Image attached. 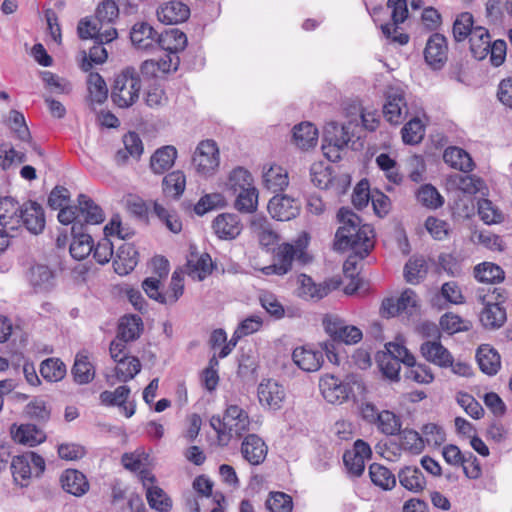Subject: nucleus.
Instances as JSON below:
<instances>
[{"mask_svg":"<svg viewBox=\"0 0 512 512\" xmlns=\"http://www.w3.org/2000/svg\"><path fill=\"white\" fill-rule=\"evenodd\" d=\"M401 432V445L405 450L413 454H419L423 451L425 444L422 434L413 429H404Z\"/></svg>","mask_w":512,"mask_h":512,"instance_id":"680f3d73","label":"nucleus"},{"mask_svg":"<svg viewBox=\"0 0 512 512\" xmlns=\"http://www.w3.org/2000/svg\"><path fill=\"white\" fill-rule=\"evenodd\" d=\"M407 112L404 91L400 88H389L386 93V102L383 106L385 119L393 125H398L405 120Z\"/></svg>","mask_w":512,"mask_h":512,"instance_id":"1a4fd4ad","label":"nucleus"},{"mask_svg":"<svg viewBox=\"0 0 512 512\" xmlns=\"http://www.w3.org/2000/svg\"><path fill=\"white\" fill-rule=\"evenodd\" d=\"M268 447L264 440L256 434H248L241 444V454L251 465H260L266 459Z\"/></svg>","mask_w":512,"mask_h":512,"instance_id":"a211bd4d","label":"nucleus"},{"mask_svg":"<svg viewBox=\"0 0 512 512\" xmlns=\"http://www.w3.org/2000/svg\"><path fill=\"white\" fill-rule=\"evenodd\" d=\"M292 359L301 370L306 372L319 370L324 362L322 351L308 345L295 348Z\"/></svg>","mask_w":512,"mask_h":512,"instance_id":"aec40b11","label":"nucleus"},{"mask_svg":"<svg viewBox=\"0 0 512 512\" xmlns=\"http://www.w3.org/2000/svg\"><path fill=\"white\" fill-rule=\"evenodd\" d=\"M417 201L429 209H437L444 203L443 197L431 184L422 185L416 193Z\"/></svg>","mask_w":512,"mask_h":512,"instance_id":"5fc2aeb1","label":"nucleus"},{"mask_svg":"<svg viewBox=\"0 0 512 512\" xmlns=\"http://www.w3.org/2000/svg\"><path fill=\"white\" fill-rule=\"evenodd\" d=\"M60 482L65 492L76 497L85 495L90 488L86 476L76 469L65 470L61 474Z\"/></svg>","mask_w":512,"mask_h":512,"instance_id":"393cba45","label":"nucleus"},{"mask_svg":"<svg viewBox=\"0 0 512 512\" xmlns=\"http://www.w3.org/2000/svg\"><path fill=\"white\" fill-rule=\"evenodd\" d=\"M21 223L32 234L41 233L45 227V214L42 206L35 201L24 203L19 214V225Z\"/></svg>","mask_w":512,"mask_h":512,"instance_id":"ddd939ff","label":"nucleus"},{"mask_svg":"<svg viewBox=\"0 0 512 512\" xmlns=\"http://www.w3.org/2000/svg\"><path fill=\"white\" fill-rule=\"evenodd\" d=\"M337 217L341 226L335 234L334 249L352 251L344 262L343 269L346 275L353 277L357 258L364 259L374 248V230L368 224L362 225L360 217L350 209L341 208Z\"/></svg>","mask_w":512,"mask_h":512,"instance_id":"f257e3e1","label":"nucleus"},{"mask_svg":"<svg viewBox=\"0 0 512 512\" xmlns=\"http://www.w3.org/2000/svg\"><path fill=\"white\" fill-rule=\"evenodd\" d=\"M40 373L47 381L57 382L65 377L66 366L58 358H48L41 363Z\"/></svg>","mask_w":512,"mask_h":512,"instance_id":"8fccbe9b","label":"nucleus"},{"mask_svg":"<svg viewBox=\"0 0 512 512\" xmlns=\"http://www.w3.org/2000/svg\"><path fill=\"white\" fill-rule=\"evenodd\" d=\"M119 15V8L113 0H103L95 12L96 21L99 23H113Z\"/></svg>","mask_w":512,"mask_h":512,"instance_id":"774afa93","label":"nucleus"},{"mask_svg":"<svg viewBox=\"0 0 512 512\" xmlns=\"http://www.w3.org/2000/svg\"><path fill=\"white\" fill-rule=\"evenodd\" d=\"M212 269L211 256L203 253L200 256L191 254L187 260L185 271L192 279L202 281L211 274Z\"/></svg>","mask_w":512,"mask_h":512,"instance_id":"c756f323","label":"nucleus"},{"mask_svg":"<svg viewBox=\"0 0 512 512\" xmlns=\"http://www.w3.org/2000/svg\"><path fill=\"white\" fill-rule=\"evenodd\" d=\"M265 506L270 512H292L293 500L284 492L273 491L269 493Z\"/></svg>","mask_w":512,"mask_h":512,"instance_id":"4d7b16f0","label":"nucleus"},{"mask_svg":"<svg viewBox=\"0 0 512 512\" xmlns=\"http://www.w3.org/2000/svg\"><path fill=\"white\" fill-rule=\"evenodd\" d=\"M263 184L274 193L283 191L289 184L288 173L279 165H271L263 173Z\"/></svg>","mask_w":512,"mask_h":512,"instance_id":"c9c22d12","label":"nucleus"},{"mask_svg":"<svg viewBox=\"0 0 512 512\" xmlns=\"http://www.w3.org/2000/svg\"><path fill=\"white\" fill-rule=\"evenodd\" d=\"M259 300L261 306L274 319L279 320L285 316V309L274 294L264 292L260 295Z\"/></svg>","mask_w":512,"mask_h":512,"instance_id":"338daca9","label":"nucleus"},{"mask_svg":"<svg viewBox=\"0 0 512 512\" xmlns=\"http://www.w3.org/2000/svg\"><path fill=\"white\" fill-rule=\"evenodd\" d=\"M421 355L430 363L441 368L452 364L453 356L439 340H427L420 346Z\"/></svg>","mask_w":512,"mask_h":512,"instance_id":"412c9836","label":"nucleus"},{"mask_svg":"<svg viewBox=\"0 0 512 512\" xmlns=\"http://www.w3.org/2000/svg\"><path fill=\"white\" fill-rule=\"evenodd\" d=\"M146 498L150 507L159 512H166L171 508L170 499L166 496L164 491L157 486L147 488Z\"/></svg>","mask_w":512,"mask_h":512,"instance_id":"e2e57ef3","label":"nucleus"},{"mask_svg":"<svg viewBox=\"0 0 512 512\" xmlns=\"http://www.w3.org/2000/svg\"><path fill=\"white\" fill-rule=\"evenodd\" d=\"M236 199L234 207L242 213H253L258 205V191L254 185L244 189H240L236 194H233Z\"/></svg>","mask_w":512,"mask_h":512,"instance_id":"ea45409f","label":"nucleus"},{"mask_svg":"<svg viewBox=\"0 0 512 512\" xmlns=\"http://www.w3.org/2000/svg\"><path fill=\"white\" fill-rule=\"evenodd\" d=\"M78 209V219H80L82 230H84V225L100 224L105 219L102 208L85 194L78 196Z\"/></svg>","mask_w":512,"mask_h":512,"instance_id":"5701e85b","label":"nucleus"},{"mask_svg":"<svg viewBox=\"0 0 512 512\" xmlns=\"http://www.w3.org/2000/svg\"><path fill=\"white\" fill-rule=\"evenodd\" d=\"M325 332L333 341L347 345L356 344L362 340V331L354 326L348 325L337 315L327 314L322 321Z\"/></svg>","mask_w":512,"mask_h":512,"instance_id":"423d86ee","label":"nucleus"},{"mask_svg":"<svg viewBox=\"0 0 512 512\" xmlns=\"http://www.w3.org/2000/svg\"><path fill=\"white\" fill-rule=\"evenodd\" d=\"M88 92L91 102L102 104L108 97V88L99 73H90L87 79Z\"/></svg>","mask_w":512,"mask_h":512,"instance_id":"09e8293b","label":"nucleus"},{"mask_svg":"<svg viewBox=\"0 0 512 512\" xmlns=\"http://www.w3.org/2000/svg\"><path fill=\"white\" fill-rule=\"evenodd\" d=\"M474 20L473 16L469 12H463L457 16L453 23V37L455 41L462 42L468 36L473 35L474 31Z\"/></svg>","mask_w":512,"mask_h":512,"instance_id":"6e6d98bb","label":"nucleus"},{"mask_svg":"<svg viewBox=\"0 0 512 512\" xmlns=\"http://www.w3.org/2000/svg\"><path fill=\"white\" fill-rule=\"evenodd\" d=\"M447 40L444 35L435 33L427 41L424 57L434 69H440L447 60Z\"/></svg>","mask_w":512,"mask_h":512,"instance_id":"f3484780","label":"nucleus"},{"mask_svg":"<svg viewBox=\"0 0 512 512\" xmlns=\"http://www.w3.org/2000/svg\"><path fill=\"white\" fill-rule=\"evenodd\" d=\"M293 140L295 144L303 149L314 147L318 140V130L310 122H302L293 128Z\"/></svg>","mask_w":512,"mask_h":512,"instance_id":"e433bc0d","label":"nucleus"},{"mask_svg":"<svg viewBox=\"0 0 512 512\" xmlns=\"http://www.w3.org/2000/svg\"><path fill=\"white\" fill-rule=\"evenodd\" d=\"M377 362L383 376L391 381L399 380V372L401 369V362L392 357L391 355H378Z\"/></svg>","mask_w":512,"mask_h":512,"instance_id":"0e129e2a","label":"nucleus"},{"mask_svg":"<svg viewBox=\"0 0 512 512\" xmlns=\"http://www.w3.org/2000/svg\"><path fill=\"white\" fill-rule=\"evenodd\" d=\"M257 394L261 405L267 406L272 410L280 409L285 399L283 386L271 379L263 380L259 384Z\"/></svg>","mask_w":512,"mask_h":512,"instance_id":"dca6fc26","label":"nucleus"},{"mask_svg":"<svg viewBox=\"0 0 512 512\" xmlns=\"http://www.w3.org/2000/svg\"><path fill=\"white\" fill-rule=\"evenodd\" d=\"M307 245L308 237L306 234L303 238H299L295 244H283L276 255V262L268 267V269H272L273 273L277 275H284L291 270L294 260L299 261L301 264L308 263L310 257L306 252Z\"/></svg>","mask_w":512,"mask_h":512,"instance_id":"20e7f679","label":"nucleus"},{"mask_svg":"<svg viewBox=\"0 0 512 512\" xmlns=\"http://www.w3.org/2000/svg\"><path fill=\"white\" fill-rule=\"evenodd\" d=\"M142 81L139 72L132 66L118 73L111 88V99L119 108H128L137 102Z\"/></svg>","mask_w":512,"mask_h":512,"instance_id":"7ed1b4c3","label":"nucleus"},{"mask_svg":"<svg viewBox=\"0 0 512 512\" xmlns=\"http://www.w3.org/2000/svg\"><path fill=\"white\" fill-rule=\"evenodd\" d=\"M157 31L147 22H137L130 32L132 44L140 50H152L157 47Z\"/></svg>","mask_w":512,"mask_h":512,"instance_id":"4be33fe9","label":"nucleus"},{"mask_svg":"<svg viewBox=\"0 0 512 512\" xmlns=\"http://www.w3.org/2000/svg\"><path fill=\"white\" fill-rule=\"evenodd\" d=\"M72 375L77 384L83 385L90 383L95 377V367L91 363L88 353L81 351L76 354Z\"/></svg>","mask_w":512,"mask_h":512,"instance_id":"473e14b6","label":"nucleus"},{"mask_svg":"<svg viewBox=\"0 0 512 512\" xmlns=\"http://www.w3.org/2000/svg\"><path fill=\"white\" fill-rule=\"evenodd\" d=\"M424 444L429 446H440L446 441V433L442 426L436 423H427L421 428Z\"/></svg>","mask_w":512,"mask_h":512,"instance_id":"69168bd1","label":"nucleus"},{"mask_svg":"<svg viewBox=\"0 0 512 512\" xmlns=\"http://www.w3.org/2000/svg\"><path fill=\"white\" fill-rule=\"evenodd\" d=\"M474 276L480 282L496 284L504 280L505 274L499 265L483 262L475 266Z\"/></svg>","mask_w":512,"mask_h":512,"instance_id":"a19ab883","label":"nucleus"},{"mask_svg":"<svg viewBox=\"0 0 512 512\" xmlns=\"http://www.w3.org/2000/svg\"><path fill=\"white\" fill-rule=\"evenodd\" d=\"M252 185H254L253 177L251 173L243 167L234 168L230 172L226 184L227 190L231 194H236L240 189H244Z\"/></svg>","mask_w":512,"mask_h":512,"instance_id":"de8ad7c7","label":"nucleus"},{"mask_svg":"<svg viewBox=\"0 0 512 512\" xmlns=\"http://www.w3.org/2000/svg\"><path fill=\"white\" fill-rule=\"evenodd\" d=\"M186 186V177L182 171H173L168 173L162 181V188L165 195L179 198Z\"/></svg>","mask_w":512,"mask_h":512,"instance_id":"37998d69","label":"nucleus"},{"mask_svg":"<svg viewBox=\"0 0 512 512\" xmlns=\"http://www.w3.org/2000/svg\"><path fill=\"white\" fill-rule=\"evenodd\" d=\"M83 57L80 67L83 71L88 72L91 70L93 64H103L108 57V52L97 40L94 41V45L89 48V53L82 51Z\"/></svg>","mask_w":512,"mask_h":512,"instance_id":"3c124183","label":"nucleus"},{"mask_svg":"<svg viewBox=\"0 0 512 512\" xmlns=\"http://www.w3.org/2000/svg\"><path fill=\"white\" fill-rule=\"evenodd\" d=\"M372 451L368 443L358 439L354 442L353 449L347 450L343 455V462L348 473L359 477L365 469V460L371 457Z\"/></svg>","mask_w":512,"mask_h":512,"instance_id":"9d476101","label":"nucleus"},{"mask_svg":"<svg viewBox=\"0 0 512 512\" xmlns=\"http://www.w3.org/2000/svg\"><path fill=\"white\" fill-rule=\"evenodd\" d=\"M428 266L423 257H412L404 267L405 280L410 284H418L427 274Z\"/></svg>","mask_w":512,"mask_h":512,"instance_id":"c03bdc74","label":"nucleus"},{"mask_svg":"<svg viewBox=\"0 0 512 512\" xmlns=\"http://www.w3.org/2000/svg\"><path fill=\"white\" fill-rule=\"evenodd\" d=\"M478 215L487 225L500 223L503 220L502 212L489 199L478 201Z\"/></svg>","mask_w":512,"mask_h":512,"instance_id":"052dcab7","label":"nucleus"},{"mask_svg":"<svg viewBox=\"0 0 512 512\" xmlns=\"http://www.w3.org/2000/svg\"><path fill=\"white\" fill-rule=\"evenodd\" d=\"M139 253L131 243H122L116 252L114 260L115 272L119 275L130 273L138 264Z\"/></svg>","mask_w":512,"mask_h":512,"instance_id":"a878e982","label":"nucleus"},{"mask_svg":"<svg viewBox=\"0 0 512 512\" xmlns=\"http://www.w3.org/2000/svg\"><path fill=\"white\" fill-rule=\"evenodd\" d=\"M219 150L213 140L201 141L193 155L196 171L204 176L212 174L219 166Z\"/></svg>","mask_w":512,"mask_h":512,"instance_id":"6e6552de","label":"nucleus"},{"mask_svg":"<svg viewBox=\"0 0 512 512\" xmlns=\"http://www.w3.org/2000/svg\"><path fill=\"white\" fill-rule=\"evenodd\" d=\"M267 208L272 218L278 221H289L299 214L300 204L294 198L277 194L270 199Z\"/></svg>","mask_w":512,"mask_h":512,"instance_id":"9b49d317","label":"nucleus"},{"mask_svg":"<svg viewBox=\"0 0 512 512\" xmlns=\"http://www.w3.org/2000/svg\"><path fill=\"white\" fill-rule=\"evenodd\" d=\"M187 36L179 29L172 28L160 33L157 38V47L166 52L178 54L187 46Z\"/></svg>","mask_w":512,"mask_h":512,"instance_id":"cd10ccee","label":"nucleus"},{"mask_svg":"<svg viewBox=\"0 0 512 512\" xmlns=\"http://www.w3.org/2000/svg\"><path fill=\"white\" fill-rule=\"evenodd\" d=\"M72 242L70 244V254L74 259L82 260L86 258L93 250V239L85 230L72 232Z\"/></svg>","mask_w":512,"mask_h":512,"instance_id":"58836bf2","label":"nucleus"},{"mask_svg":"<svg viewBox=\"0 0 512 512\" xmlns=\"http://www.w3.org/2000/svg\"><path fill=\"white\" fill-rule=\"evenodd\" d=\"M399 483L405 489L418 493L426 486V479L422 471L417 467L406 466L398 472Z\"/></svg>","mask_w":512,"mask_h":512,"instance_id":"72a5a7b5","label":"nucleus"},{"mask_svg":"<svg viewBox=\"0 0 512 512\" xmlns=\"http://www.w3.org/2000/svg\"><path fill=\"white\" fill-rule=\"evenodd\" d=\"M377 429L387 436L397 435L401 431L402 422L398 415L389 410L380 411L376 422Z\"/></svg>","mask_w":512,"mask_h":512,"instance_id":"a18cd8bd","label":"nucleus"},{"mask_svg":"<svg viewBox=\"0 0 512 512\" xmlns=\"http://www.w3.org/2000/svg\"><path fill=\"white\" fill-rule=\"evenodd\" d=\"M338 285L339 282L333 280L317 284L310 276L302 274L299 295L305 299L318 301L326 297L332 290L337 289Z\"/></svg>","mask_w":512,"mask_h":512,"instance_id":"6ab92c4d","label":"nucleus"},{"mask_svg":"<svg viewBox=\"0 0 512 512\" xmlns=\"http://www.w3.org/2000/svg\"><path fill=\"white\" fill-rule=\"evenodd\" d=\"M324 399L332 404L343 403L348 399L351 387L343 383L333 375H326L320 380L319 384Z\"/></svg>","mask_w":512,"mask_h":512,"instance_id":"4468645a","label":"nucleus"},{"mask_svg":"<svg viewBox=\"0 0 512 512\" xmlns=\"http://www.w3.org/2000/svg\"><path fill=\"white\" fill-rule=\"evenodd\" d=\"M439 324L442 330L448 334L468 331L472 327V323L469 320L463 319L452 312H447L442 315Z\"/></svg>","mask_w":512,"mask_h":512,"instance_id":"864d4df0","label":"nucleus"},{"mask_svg":"<svg viewBox=\"0 0 512 512\" xmlns=\"http://www.w3.org/2000/svg\"><path fill=\"white\" fill-rule=\"evenodd\" d=\"M476 359L480 370L489 376L497 374L501 367L500 355L489 345H481L477 349Z\"/></svg>","mask_w":512,"mask_h":512,"instance_id":"2f4dec72","label":"nucleus"},{"mask_svg":"<svg viewBox=\"0 0 512 512\" xmlns=\"http://www.w3.org/2000/svg\"><path fill=\"white\" fill-rule=\"evenodd\" d=\"M350 141L348 128L337 122H329L324 127L322 146L324 156L331 162L341 159V151Z\"/></svg>","mask_w":512,"mask_h":512,"instance_id":"39448f33","label":"nucleus"},{"mask_svg":"<svg viewBox=\"0 0 512 512\" xmlns=\"http://www.w3.org/2000/svg\"><path fill=\"white\" fill-rule=\"evenodd\" d=\"M157 18L166 25H175L185 22L190 16V8L183 2L171 0L162 3L157 11Z\"/></svg>","mask_w":512,"mask_h":512,"instance_id":"2eb2a0df","label":"nucleus"},{"mask_svg":"<svg viewBox=\"0 0 512 512\" xmlns=\"http://www.w3.org/2000/svg\"><path fill=\"white\" fill-rule=\"evenodd\" d=\"M22 206L12 197L0 199V227L17 230L19 227V214Z\"/></svg>","mask_w":512,"mask_h":512,"instance_id":"bb28decb","label":"nucleus"},{"mask_svg":"<svg viewBox=\"0 0 512 512\" xmlns=\"http://www.w3.org/2000/svg\"><path fill=\"white\" fill-rule=\"evenodd\" d=\"M443 160L450 167L464 173H468L474 168V162L471 156L460 147H447L443 153Z\"/></svg>","mask_w":512,"mask_h":512,"instance_id":"7c9ffc66","label":"nucleus"},{"mask_svg":"<svg viewBox=\"0 0 512 512\" xmlns=\"http://www.w3.org/2000/svg\"><path fill=\"white\" fill-rule=\"evenodd\" d=\"M212 229L221 240L237 238L243 229L240 217L235 213H221L212 221Z\"/></svg>","mask_w":512,"mask_h":512,"instance_id":"f8f14e48","label":"nucleus"},{"mask_svg":"<svg viewBox=\"0 0 512 512\" xmlns=\"http://www.w3.org/2000/svg\"><path fill=\"white\" fill-rule=\"evenodd\" d=\"M153 212L159 220L173 233L177 234L182 230V222L173 209H169L161 203L155 202Z\"/></svg>","mask_w":512,"mask_h":512,"instance_id":"49530a36","label":"nucleus"},{"mask_svg":"<svg viewBox=\"0 0 512 512\" xmlns=\"http://www.w3.org/2000/svg\"><path fill=\"white\" fill-rule=\"evenodd\" d=\"M177 149L172 145H166L157 149L150 158V168L155 174H163L175 163Z\"/></svg>","mask_w":512,"mask_h":512,"instance_id":"c85d7f7f","label":"nucleus"},{"mask_svg":"<svg viewBox=\"0 0 512 512\" xmlns=\"http://www.w3.org/2000/svg\"><path fill=\"white\" fill-rule=\"evenodd\" d=\"M387 7L391 10L392 23L381 25L384 36L392 39L401 45L409 42V36L406 33H398V25L403 23L408 17V8L406 0H388Z\"/></svg>","mask_w":512,"mask_h":512,"instance_id":"0eeeda50","label":"nucleus"},{"mask_svg":"<svg viewBox=\"0 0 512 512\" xmlns=\"http://www.w3.org/2000/svg\"><path fill=\"white\" fill-rule=\"evenodd\" d=\"M209 423L216 432L218 441L227 445L233 436L241 437L249 430L250 418L237 404H227L223 417L213 415Z\"/></svg>","mask_w":512,"mask_h":512,"instance_id":"f03ea898","label":"nucleus"},{"mask_svg":"<svg viewBox=\"0 0 512 512\" xmlns=\"http://www.w3.org/2000/svg\"><path fill=\"white\" fill-rule=\"evenodd\" d=\"M9 127L17 139L22 142H31V134L21 112L16 110L10 112Z\"/></svg>","mask_w":512,"mask_h":512,"instance_id":"bf43d9fd","label":"nucleus"},{"mask_svg":"<svg viewBox=\"0 0 512 512\" xmlns=\"http://www.w3.org/2000/svg\"><path fill=\"white\" fill-rule=\"evenodd\" d=\"M469 41L470 50L474 58L482 60L487 57L491 45V38L486 28L476 26Z\"/></svg>","mask_w":512,"mask_h":512,"instance_id":"4c0bfd02","label":"nucleus"},{"mask_svg":"<svg viewBox=\"0 0 512 512\" xmlns=\"http://www.w3.org/2000/svg\"><path fill=\"white\" fill-rule=\"evenodd\" d=\"M141 370V363L135 356H130L128 359L119 360L115 367V376L118 381L128 382L133 379Z\"/></svg>","mask_w":512,"mask_h":512,"instance_id":"603ef678","label":"nucleus"},{"mask_svg":"<svg viewBox=\"0 0 512 512\" xmlns=\"http://www.w3.org/2000/svg\"><path fill=\"white\" fill-rule=\"evenodd\" d=\"M369 477L374 485L383 490H391L396 485L395 475L387 467L378 463L369 466Z\"/></svg>","mask_w":512,"mask_h":512,"instance_id":"79ce46f5","label":"nucleus"},{"mask_svg":"<svg viewBox=\"0 0 512 512\" xmlns=\"http://www.w3.org/2000/svg\"><path fill=\"white\" fill-rule=\"evenodd\" d=\"M143 331L142 319L137 315L123 316L118 325V338L130 342L140 337Z\"/></svg>","mask_w":512,"mask_h":512,"instance_id":"f704fd0d","label":"nucleus"},{"mask_svg":"<svg viewBox=\"0 0 512 512\" xmlns=\"http://www.w3.org/2000/svg\"><path fill=\"white\" fill-rule=\"evenodd\" d=\"M424 133L425 128L419 118L411 119L401 130L403 142L409 145L420 143L424 137Z\"/></svg>","mask_w":512,"mask_h":512,"instance_id":"13d9d810","label":"nucleus"},{"mask_svg":"<svg viewBox=\"0 0 512 512\" xmlns=\"http://www.w3.org/2000/svg\"><path fill=\"white\" fill-rule=\"evenodd\" d=\"M484 307L480 312L479 320L483 327L487 329L500 328L506 321V310L499 303L486 301V296H479Z\"/></svg>","mask_w":512,"mask_h":512,"instance_id":"b1692460","label":"nucleus"}]
</instances>
